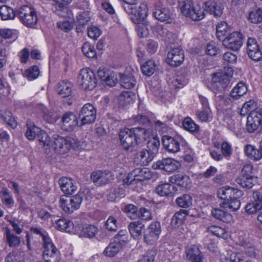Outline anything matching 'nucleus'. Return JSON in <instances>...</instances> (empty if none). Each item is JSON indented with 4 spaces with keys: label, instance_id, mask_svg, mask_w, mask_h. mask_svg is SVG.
<instances>
[{
    "label": "nucleus",
    "instance_id": "1",
    "mask_svg": "<svg viewBox=\"0 0 262 262\" xmlns=\"http://www.w3.org/2000/svg\"><path fill=\"white\" fill-rule=\"evenodd\" d=\"M148 136V130L144 127L125 128L120 131L119 138L122 148L133 151L137 146L144 143Z\"/></svg>",
    "mask_w": 262,
    "mask_h": 262
},
{
    "label": "nucleus",
    "instance_id": "2",
    "mask_svg": "<svg viewBox=\"0 0 262 262\" xmlns=\"http://www.w3.org/2000/svg\"><path fill=\"white\" fill-rule=\"evenodd\" d=\"M160 143L159 140L154 137L147 144V148H144L134 155V162L142 166H146L151 162L158 152Z\"/></svg>",
    "mask_w": 262,
    "mask_h": 262
},
{
    "label": "nucleus",
    "instance_id": "3",
    "mask_svg": "<svg viewBox=\"0 0 262 262\" xmlns=\"http://www.w3.org/2000/svg\"><path fill=\"white\" fill-rule=\"evenodd\" d=\"M179 8L184 15L194 21L200 20L205 16L204 9L194 7L191 0H179Z\"/></svg>",
    "mask_w": 262,
    "mask_h": 262
},
{
    "label": "nucleus",
    "instance_id": "4",
    "mask_svg": "<svg viewBox=\"0 0 262 262\" xmlns=\"http://www.w3.org/2000/svg\"><path fill=\"white\" fill-rule=\"evenodd\" d=\"M124 10L130 15L134 23L144 21L147 15L148 8L145 3H142L137 7L136 4L133 5H123Z\"/></svg>",
    "mask_w": 262,
    "mask_h": 262
},
{
    "label": "nucleus",
    "instance_id": "5",
    "mask_svg": "<svg viewBox=\"0 0 262 262\" xmlns=\"http://www.w3.org/2000/svg\"><path fill=\"white\" fill-rule=\"evenodd\" d=\"M21 22L26 27L34 28L38 20L35 10L28 6L21 7L18 11Z\"/></svg>",
    "mask_w": 262,
    "mask_h": 262
},
{
    "label": "nucleus",
    "instance_id": "6",
    "mask_svg": "<svg viewBox=\"0 0 262 262\" xmlns=\"http://www.w3.org/2000/svg\"><path fill=\"white\" fill-rule=\"evenodd\" d=\"M78 82L81 89L92 90L96 86L97 81L94 72L90 69L81 70Z\"/></svg>",
    "mask_w": 262,
    "mask_h": 262
},
{
    "label": "nucleus",
    "instance_id": "7",
    "mask_svg": "<svg viewBox=\"0 0 262 262\" xmlns=\"http://www.w3.org/2000/svg\"><path fill=\"white\" fill-rule=\"evenodd\" d=\"M152 176L150 170L147 168H136L130 172L128 176L123 180L124 185H131L135 181H143L149 179Z\"/></svg>",
    "mask_w": 262,
    "mask_h": 262
},
{
    "label": "nucleus",
    "instance_id": "8",
    "mask_svg": "<svg viewBox=\"0 0 262 262\" xmlns=\"http://www.w3.org/2000/svg\"><path fill=\"white\" fill-rule=\"evenodd\" d=\"M72 139L70 137H63L58 135H55L51 142V146L55 152L60 154L67 153L71 148Z\"/></svg>",
    "mask_w": 262,
    "mask_h": 262
},
{
    "label": "nucleus",
    "instance_id": "9",
    "mask_svg": "<svg viewBox=\"0 0 262 262\" xmlns=\"http://www.w3.org/2000/svg\"><path fill=\"white\" fill-rule=\"evenodd\" d=\"M230 83L229 77L223 72H218L212 75L210 89L212 91L222 92Z\"/></svg>",
    "mask_w": 262,
    "mask_h": 262
},
{
    "label": "nucleus",
    "instance_id": "10",
    "mask_svg": "<svg viewBox=\"0 0 262 262\" xmlns=\"http://www.w3.org/2000/svg\"><path fill=\"white\" fill-rule=\"evenodd\" d=\"M83 196V193L79 191L77 194L69 199L70 207H67V202L64 201V196H61L59 200L60 206L65 212L71 214L80 207Z\"/></svg>",
    "mask_w": 262,
    "mask_h": 262
},
{
    "label": "nucleus",
    "instance_id": "11",
    "mask_svg": "<svg viewBox=\"0 0 262 262\" xmlns=\"http://www.w3.org/2000/svg\"><path fill=\"white\" fill-rule=\"evenodd\" d=\"M185 143L184 140L180 136L171 137L163 136L162 143L165 149L169 152L176 153L180 150V145H183Z\"/></svg>",
    "mask_w": 262,
    "mask_h": 262
},
{
    "label": "nucleus",
    "instance_id": "12",
    "mask_svg": "<svg viewBox=\"0 0 262 262\" xmlns=\"http://www.w3.org/2000/svg\"><path fill=\"white\" fill-rule=\"evenodd\" d=\"M223 46L229 49L237 51L243 43V35L238 32L229 34L223 40Z\"/></svg>",
    "mask_w": 262,
    "mask_h": 262
},
{
    "label": "nucleus",
    "instance_id": "13",
    "mask_svg": "<svg viewBox=\"0 0 262 262\" xmlns=\"http://www.w3.org/2000/svg\"><path fill=\"white\" fill-rule=\"evenodd\" d=\"M260 126H262V109L251 112L247 117L246 129L248 133H253Z\"/></svg>",
    "mask_w": 262,
    "mask_h": 262
},
{
    "label": "nucleus",
    "instance_id": "14",
    "mask_svg": "<svg viewBox=\"0 0 262 262\" xmlns=\"http://www.w3.org/2000/svg\"><path fill=\"white\" fill-rule=\"evenodd\" d=\"M161 232V225L158 222H152L147 228L144 234L145 243L149 245L154 244L159 238Z\"/></svg>",
    "mask_w": 262,
    "mask_h": 262
},
{
    "label": "nucleus",
    "instance_id": "15",
    "mask_svg": "<svg viewBox=\"0 0 262 262\" xmlns=\"http://www.w3.org/2000/svg\"><path fill=\"white\" fill-rule=\"evenodd\" d=\"M81 125L91 124L96 120V110L93 105L86 103L81 108L79 113Z\"/></svg>",
    "mask_w": 262,
    "mask_h": 262
},
{
    "label": "nucleus",
    "instance_id": "16",
    "mask_svg": "<svg viewBox=\"0 0 262 262\" xmlns=\"http://www.w3.org/2000/svg\"><path fill=\"white\" fill-rule=\"evenodd\" d=\"M262 209V189L254 191L251 201L245 206L246 212L253 214Z\"/></svg>",
    "mask_w": 262,
    "mask_h": 262
},
{
    "label": "nucleus",
    "instance_id": "17",
    "mask_svg": "<svg viewBox=\"0 0 262 262\" xmlns=\"http://www.w3.org/2000/svg\"><path fill=\"white\" fill-rule=\"evenodd\" d=\"M43 258L45 262H59L60 254L51 242L43 246Z\"/></svg>",
    "mask_w": 262,
    "mask_h": 262
},
{
    "label": "nucleus",
    "instance_id": "18",
    "mask_svg": "<svg viewBox=\"0 0 262 262\" xmlns=\"http://www.w3.org/2000/svg\"><path fill=\"white\" fill-rule=\"evenodd\" d=\"M181 166L179 162L172 158H165L158 161L153 165L155 169L163 170L172 172L177 170Z\"/></svg>",
    "mask_w": 262,
    "mask_h": 262
},
{
    "label": "nucleus",
    "instance_id": "19",
    "mask_svg": "<svg viewBox=\"0 0 262 262\" xmlns=\"http://www.w3.org/2000/svg\"><path fill=\"white\" fill-rule=\"evenodd\" d=\"M247 52L249 57L253 60H262V52L258 43L254 38L249 37L247 42Z\"/></svg>",
    "mask_w": 262,
    "mask_h": 262
},
{
    "label": "nucleus",
    "instance_id": "20",
    "mask_svg": "<svg viewBox=\"0 0 262 262\" xmlns=\"http://www.w3.org/2000/svg\"><path fill=\"white\" fill-rule=\"evenodd\" d=\"M184 59V51L180 47L171 49L167 53V62L171 66H180Z\"/></svg>",
    "mask_w": 262,
    "mask_h": 262
},
{
    "label": "nucleus",
    "instance_id": "21",
    "mask_svg": "<svg viewBox=\"0 0 262 262\" xmlns=\"http://www.w3.org/2000/svg\"><path fill=\"white\" fill-rule=\"evenodd\" d=\"M244 194L242 190L233 187H222L218 189V196L224 201H228L232 197L242 198Z\"/></svg>",
    "mask_w": 262,
    "mask_h": 262
},
{
    "label": "nucleus",
    "instance_id": "22",
    "mask_svg": "<svg viewBox=\"0 0 262 262\" xmlns=\"http://www.w3.org/2000/svg\"><path fill=\"white\" fill-rule=\"evenodd\" d=\"M61 121V128L66 131H72L78 125L77 117L72 112L65 113L62 117Z\"/></svg>",
    "mask_w": 262,
    "mask_h": 262
},
{
    "label": "nucleus",
    "instance_id": "23",
    "mask_svg": "<svg viewBox=\"0 0 262 262\" xmlns=\"http://www.w3.org/2000/svg\"><path fill=\"white\" fill-rule=\"evenodd\" d=\"M59 185L63 192L66 195H71L77 189L76 182L72 179L62 177L59 180Z\"/></svg>",
    "mask_w": 262,
    "mask_h": 262
},
{
    "label": "nucleus",
    "instance_id": "24",
    "mask_svg": "<svg viewBox=\"0 0 262 262\" xmlns=\"http://www.w3.org/2000/svg\"><path fill=\"white\" fill-rule=\"evenodd\" d=\"M153 13L155 18L161 21H168L171 18V13L169 9L161 6L159 1H157L155 3Z\"/></svg>",
    "mask_w": 262,
    "mask_h": 262
},
{
    "label": "nucleus",
    "instance_id": "25",
    "mask_svg": "<svg viewBox=\"0 0 262 262\" xmlns=\"http://www.w3.org/2000/svg\"><path fill=\"white\" fill-rule=\"evenodd\" d=\"M205 10L214 16L220 17L223 13V5L215 0H209L205 3Z\"/></svg>",
    "mask_w": 262,
    "mask_h": 262
},
{
    "label": "nucleus",
    "instance_id": "26",
    "mask_svg": "<svg viewBox=\"0 0 262 262\" xmlns=\"http://www.w3.org/2000/svg\"><path fill=\"white\" fill-rule=\"evenodd\" d=\"M186 257L191 262H202L203 255L199 247L193 245L186 251Z\"/></svg>",
    "mask_w": 262,
    "mask_h": 262
},
{
    "label": "nucleus",
    "instance_id": "27",
    "mask_svg": "<svg viewBox=\"0 0 262 262\" xmlns=\"http://www.w3.org/2000/svg\"><path fill=\"white\" fill-rule=\"evenodd\" d=\"M144 227V225L139 221L132 222L128 226L130 235L134 239H139L141 237Z\"/></svg>",
    "mask_w": 262,
    "mask_h": 262
},
{
    "label": "nucleus",
    "instance_id": "28",
    "mask_svg": "<svg viewBox=\"0 0 262 262\" xmlns=\"http://www.w3.org/2000/svg\"><path fill=\"white\" fill-rule=\"evenodd\" d=\"M260 145V143H259ZM245 152L246 155L251 160L258 161L262 158V148L259 146V148H256L254 146L247 145L245 146Z\"/></svg>",
    "mask_w": 262,
    "mask_h": 262
},
{
    "label": "nucleus",
    "instance_id": "29",
    "mask_svg": "<svg viewBox=\"0 0 262 262\" xmlns=\"http://www.w3.org/2000/svg\"><path fill=\"white\" fill-rule=\"evenodd\" d=\"M57 91L61 97H69L72 94V84L68 81H62L58 83Z\"/></svg>",
    "mask_w": 262,
    "mask_h": 262
},
{
    "label": "nucleus",
    "instance_id": "30",
    "mask_svg": "<svg viewBox=\"0 0 262 262\" xmlns=\"http://www.w3.org/2000/svg\"><path fill=\"white\" fill-rule=\"evenodd\" d=\"M169 181L171 183L184 188L190 186L191 181L189 177L187 175L181 174H175L170 177Z\"/></svg>",
    "mask_w": 262,
    "mask_h": 262
},
{
    "label": "nucleus",
    "instance_id": "31",
    "mask_svg": "<svg viewBox=\"0 0 262 262\" xmlns=\"http://www.w3.org/2000/svg\"><path fill=\"white\" fill-rule=\"evenodd\" d=\"M90 13L88 11L79 12L76 16L77 23L76 29L78 32L82 31V28L88 24L90 20Z\"/></svg>",
    "mask_w": 262,
    "mask_h": 262
},
{
    "label": "nucleus",
    "instance_id": "32",
    "mask_svg": "<svg viewBox=\"0 0 262 262\" xmlns=\"http://www.w3.org/2000/svg\"><path fill=\"white\" fill-rule=\"evenodd\" d=\"M177 191V188L173 185L169 183H163L156 187L157 193L163 196L172 194Z\"/></svg>",
    "mask_w": 262,
    "mask_h": 262
},
{
    "label": "nucleus",
    "instance_id": "33",
    "mask_svg": "<svg viewBox=\"0 0 262 262\" xmlns=\"http://www.w3.org/2000/svg\"><path fill=\"white\" fill-rule=\"evenodd\" d=\"M120 84L124 89H129L136 85V79L131 74H120Z\"/></svg>",
    "mask_w": 262,
    "mask_h": 262
},
{
    "label": "nucleus",
    "instance_id": "34",
    "mask_svg": "<svg viewBox=\"0 0 262 262\" xmlns=\"http://www.w3.org/2000/svg\"><path fill=\"white\" fill-rule=\"evenodd\" d=\"M240 198L232 197V199L228 201H223L221 206L223 208L228 209L230 211H237L240 207L241 202L239 200Z\"/></svg>",
    "mask_w": 262,
    "mask_h": 262
},
{
    "label": "nucleus",
    "instance_id": "35",
    "mask_svg": "<svg viewBox=\"0 0 262 262\" xmlns=\"http://www.w3.org/2000/svg\"><path fill=\"white\" fill-rule=\"evenodd\" d=\"M212 216L217 220L225 223H229L232 220V215L229 212L219 209H213L211 211Z\"/></svg>",
    "mask_w": 262,
    "mask_h": 262
},
{
    "label": "nucleus",
    "instance_id": "36",
    "mask_svg": "<svg viewBox=\"0 0 262 262\" xmlns=\"http://www.w3.org/2000/svg\"><path fill=\"white\" fill-rule=\"evenodd\" d=\"M36 139L39 141L40 145L45 148L46 152H48L50 151L51 141L47 133L40 130Z\"/></svg>",
    "mask_w": 262,
    "mask_h": 262
},
{
    "label": "nucleus",
    "instance_id": "37",
    "mask_svg": "<svg viewBox=\"0 0 262 262\" xmlns=\"http://www.w3.org/2000/svg\"><path fill=\"white\" fill-rule=\"evenodd\" d=\"M58 229L70 232L73 229L74 224L72 221L65 218H61L56 222Z\"/></svg>",
    "mask_w": 262,
    "mask_h": 262
},
{
    "label": "nucleus",
    "instance_id": "38",
    "mask_svg": "<svg viewBox=\"0 0 262 262\" xmlns=\"http://www.w3.org/2000/svg\"><path fill=\"white\" fill-rule=\"evenodd\" d=\"M247 88L243 82L238 83L231 92L230 95L234 99H237L247 93Z\"/></svg>",
    "mask_w": 262,
    "mask_h": 262
},
{
    "label": "nucleus",
    "instance_id": "39",
    "mask_svg": "<svg viewBox=\"0 0 262 262\" xmlns=\"http://www.w3.org/2000/svg\"><path fill=\"white\" fill-rule=\"evenodd\" d=\"M0 15L3 20L13 19L16 13L11 7L4 5L0 7Z\"/></svg>",
    "mask_w": 262,
    "mask_h": 262
},
{
    "label": "nucleus",
    "instance_id": "40",
    "mask_svg": "<svg viewBox=\"0 0 262 262\" xmlns=\"http://www.w3.org/2000/svg\"><path fill=\"white\" fill-rule=\"evenodd\" d=\"M4 234L10 247H16L19 245L20 238L12 233L9 228L6 229Z\"/></svg>",
    "mask_w": 262,
    "mask_h": 262
},
{
    "label": "nucleus",
    "instance_id": "41",
    "mask_svg": "<svg viewBox=\"0 0 262 262\" xmlns=\"http://www.w3.org/2000/svg\"><path fill=\"white\" fill-rule=\"evenodd\" d=\"M137 25L136 26V30L138 32V35L141 37H146L149 34L148 27L150 26L148 21L145 20L144 19V21L139 22L136 23Z\"/></svg>",
    "mask_w": 262,
    "mask_h": 262
},
{
    "label": "nucleus",
    "instance_id": "42",
    "mask_svg": "<svg viewBox=\"0 0 262 262\" xmlns=\"http://www.w3.org/2000/svg\"><path fill=\"white\" fill-rule=\"evenodd\" d=\"M97 232L98 229L96 226L86 225L82 228L79 236L80 237L91 238L95 236Z\"/></svg>",
    "mask_w": 262,
    "mask_h": 262
},
{
    "label": "nucleus",
    "instance_id": "43",
    "mask_svg": "<svg viewBox=\"0 0 262 262\" xmlns=\"http://www.w3.org/2000/svg\"><path fill=\"white\" fill-rule=\"evenodd\" d=\"M0 117L12 128H14L16 126V122L12 116L10 111L4 110H0Z\"/></svg>",
    "mask_w": 262,
    "mask_h": 262
},
{
    "label": "nucleus",
    "instance_id": "44",
    "mask_svg": "<svg viewBox=\"0 0 262 262\" xmlns=\"http://www.w3.org/2000/svg\"><path fill=\"white\" fill-rule=\"evenodd\" d=\"M196 115L198 119L201 122H209L212 119L211 111L210 107L198 111L196 112Z\"/></svg>",
    "mask_w": 262,
    "mask_h": 262
},
{
    "label": "nucleus",
    "instance_id": "45",
    "mask_svg": "<svg viewBox=\"0 0 262 262\" xmlns=\"http://www.w3.org/2000/svg\"><path fill=\"white\" fill-rule=\"evenodd\" d=\"M128 234L126 230H121L115 235L114 242L119 245L121 248L128 243Z\"/></svg>",
    "mask_w": 262,
    "mask_h": 262
},
{
    "label": "nucleus",
    "instance_id": "46",
    "mask_svg": "<svg viewBox=\"0 0 262 262\" xmlns=\"http://www.w3.org/2000/svg\"><path fill=\"white\" fill-rule=\"evenodd\" d=\"M155 63L152 60H149L146 61L141 66L142 73L147 76H150L152 75L155 71Z\"/></svg>",
    "mask_w": 262,
    "mask_h": 262
},
{
    "label": "nucleus",
    "instance_id": "47",
    "mask_svg": "<svg viewBox=\"0 0 262 262\" xmlns=\"http://www.w3.org/2000/svg\"><path fill=\"white\" fill-rule=\"evenodd\" d=\"M251 23L258 24L262 21V9L257 8L251 11L248 17Z\"/></svg>",
    "mask_w": 262,
    "mask_h": 262
},
{
    "label": "nucleus",
    "instance_id": "48",
    "mask_svg": "<svg viewBox=\"0 0 262 262\" xmlns=\"http://www.w3.org/2000/svg\"><path fill=\"white\" fill-rule=\"evenodd\" d=\"M183 126L184 129L191 133H196L199 130V126L189 117L184 119Z\"/></svg>",
    "mask_w": 262,
    "mask_h": 262
},
{
    "label": "nucleus",
    "instance_id": "49",
    "mask_svg": "<svg viewBox=\"0 0 262 262\" xmlns=\"http://www.w3.org/2000/svg\"><path fill=\"white\" fill-rule=\"evenodd\" d=\"M121 248L114 242L111 243L104 251V254L109 257L115 256Z\"/></svg>",
    "mask_w": 262,
    "mask_h": 262
},
{
    "label": "nucleus",
    "instance_id": "50",
    "mask_svg": "<svg viewBox=\"0 0 262 262\" xmlns=\"http://www.w3.org/2000/svg\"><path fill=\"white\" fill-rule=\"evenodd\" d=\"M176 202L178 206L182 208H188L192 204V198L188 194H184L178 197Z\"/></svg>",
    "mask_w": 262,
    "mask_h": 262
},
{
    "label": "nucleus",
    "instance_id": "51",
    "mask_svg": "<svg viewBox=\"0 0 262 262\" xmlns=\"http://www.w3.org/2000/svg\"><path fill=\"white\" fill-rule=\"evenodd\" d=\"M27 130L26 133L27 138L30 140L36 138L41 129L31 123H27Z\"/></svg>",
    "mask_w": 262,
    "mask_h": 262
},
{
    "label": "nucleus",
    "instance_id": "52",
    "mask_svg": "<svg viewBox=\"0 0 262 262\" xmlns=\"http://www.w3.org/2000/svg\"><path fill=\"white\" fill-rule=\"evenodd\" d=\"M122 210L132 219H135L138 217V208L133 204H129L125 205Z\"/></svg>",
    "mask_w": 262,
    "mask_h": 262
},
{
    "label": "nucleus",
    "instance_id": "53",
    "mask_svg": "<svg viewBox=\"0 0 262 262\" xmlns=\"http://www.w3.org/2000/svg\"><path fill=\"white\" fill-rule=\"evenodd\" d=\"M207 231L212 233L216 236L223 238H227V233L225 230L218 226H211L208 227L207 229Z\"/></svg>",
    "mask_w": 262,
    "mask_h": 262
},
{
    "label": "nucleus",
    "instance_id": "54",
    "mask_svg": "<svg viewBox=\"0 0 262 262\" xmlns=\"http://www.w3.org/2000/svg\"><path fill=\"white\" fill-rule=\"evenodd\" d=\"M53 11L59 14V12L63 10L65 6L70 4L72 0H52Z\"/></svg>",
    "mask_w": 262,
    "mask_h": 262
},
{
    "label": "nucleus",
    "instance_id": "55",
    "mask_svg": "<svg viewBox=\"0 0 262 262\" xmlns=\"http://www.w3.org/2000/svg\"><path fill=\"white\" fill-rule=\"evenodd\" d=\"M42 113L43 117L47 122L51 123L56 121V116L52 111H49L44 106L40 105L39 106Z\"/></svg>",
    "mask_w": 262,
    "mask_h": 262
},
{
    "label": "nucleus",
    "instance_id": "56",
    "mask_svg": "<svg viewBox=\"0 0 262 262\" xmlns=\"http://www.w3.org/2000/svg\"><path fill=\"white\" fill-rule=\"evenodd\" d=\"M83 54L88 58H94L96 56L94 47L89 42H85L82 47Z\"/></svg>",
    "mask_w": 262,
    "mask_h": 262
},
{
    "label": "nucleus",
    "instance_id": "57",
    "mask_svg": "<svg viewBox=\"0 0 262 262\" xmlns=\"http://www.w3.org/2000/svg\"><path fill=\"white\" fill-rule=\"evenodd\" d=\"M228 30V26L226 22L221 21L219 23L216 28V37L219 40H222V38L226 35Z\"/></svg>",
    "mask_w": 262,
    "mask_h": 262
},
{
    "label": "nucleus",
    "instance_id": "58",
    "mask_svg": "<svg viewBox=\"0 0 262 262\" xmlns=\"http://www.w3.org/2000/svg\"><path fill=\"white\" fill-rule=\"evenodd\" d=\"M31 231L36 234L40 235L42 237L43 246L48 244V243L52 242L46 231L41 228L32 227L31 228Z\"/></svg>",
    "mask_w": 262,
    "mask_h": 262
},
{
    "label": "nucleus",
    "instance_id": "59",
    "mask_svg": "<svg viewBox=\"0 0 262 262\" xmlns=\"http://www.w3.org/2000/svg\"><path fill=\"white\" fill-rule=\"evenodd\" d=\"M254 177L237 178L236 179V182L242 187L247 189H250L252 188L254 185Z\"/></svg>",
    "mask_w": 262,
    "mask_h": 262
},
{
    "label": "nucleus",
    "instance_id": "60",
    "mask_svg": "<svg viewBox=\"0 0 262 262\" xmlns=\"http://www.w3.org/2000/svg\"><path fill=\"white\" fill-rule=\"evenodd\" d=\"M6 262H25L23 255L17 252H11L6 257Z\"/></svg>",
    "mask_w": 262,
    "mask_h": 262
},
{
    "label": "nucleus",
    "instance_id": "61",
    "mask_svg": "<svg viewBox=\"0 0 262 262\" xmlns=\"http://www.w3.org/2000/svg\"><path fill=\"white\" fill-rule=\"evenodd\" d=\"M39 73L38 67L33 66L25 71V75L28 79L31 80L36 78L39 75Z\"/></svg>",
    "mask_w": 262,
    "mask_h": 262
},
{
    "label": "nucleus",
    "instance_id": "62",
    "mask_svg": "<svg viewBox=\"0 0 262 262\" xmlns=\"http://www.w3.org/2000/svg\"><path fill=\"white\" fill-rule=\"evenodd\" d=\"M101 33L100 29L96 26H91L88 28V35L94 40H96L100 36Z\"/></svg>",
    "mask_w": 262,
    "mask_h": 262
},
{
    "label": "nucleus",
    "instance_id": "63",
    "mask_svg": "<svg viewBox=\"0 0 262 262\" xmlns=\"http://www.w3.org/2000/svg\"><path fill=\"white\" fill-rule=\"evenodd\" d=\"M135 98V94L130 91L123 92L119 97L121 101H124L126 103H130L133 102Z\"/></svg>",
    "mask_w": 262,
    "mask_h": 262
},
{
    "label": "nucleus",
    "instance_id": "64",
    "mask_svg": "<svg viewBox=\"0 0 262 262\" xmlns=\"http://www.w3.org/2000/svg\"><path fill=\"white\" fill-rule=\"evenodd\" d=\"M156 255L155 251H148L140 257L138 262H153Z\"/></svg>",
    "mask_w": 262,
    "mask_h": 262
}]
</instances>
